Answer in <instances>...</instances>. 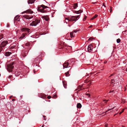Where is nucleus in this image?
Wrapping results in <instances>:
<instances>
[{"mask_svg":"<svg viewBox=\"0 0 127 127\" xmlns=\"http://www.w3.org/2000/svg\"><path fill=\"white\" fill-rule=\"evenodd\" d=\"M79 17V15L76 16H71L70 17L66 18L65 19V21L67 23H68L69 24L72 25L75 22L77 21Z\"/></svg>","mask_w":127,"mask_h":127,"instance_id":"f257e3e1","label":"nucleus"},{"mask_svg":"<svg viewBox=\"0 0 127 127\" xmlns=\"http://www.w3.org/2000/svg\"><path fill=\"white\" fill-rule=\"evenodd\" d=\"M37 8L38 10L42 13L49 12L51 10V9L49 7L43 4L38 6Z\"/></svg>","mask_w":127,"mask_h":127,"instance_id":"f03ea898","label":"nucleus"},{"mask_svg":"<svg viewBox=\"0 0 127 127\" xmlns=\"http://www.w3.org/2000/svg\"><path fill=\"white\" fill-rule=\"evenodd\" d=\"M30 29L27 28H22L21 30L22 32H25L22 34L20 37V39H23L25 38L27 34H29L30 32Z\"/></svg>","mask_w":127,"mask_h":127,"instance_id":"7ed1b4c3","label":"nucleus"},{"mask_svg":"<svg viewBox=\"0 0 127 127\" xmlns=\"http://www.w3.org/2000/svg\"><path fill=\"white\" fill-rule=\"evenodd\" d=\"M40 22V19H34L33 20L32 23H31L30 25L32 26H35Z\"/></svg>","mask_w":127,"mask_h":127,"instance_id":"20e7f679","label":"nucleus"},{"mask_svg":"<svg viewBox=\"0 0 127 127\" xmlns=\"http://www.w3.org/2000/svg\"><path fill=\"white\" fill-rule=\"evenodd\" d=\"M93 46L92 45H89L88 48V51L90 52H91V53H93L95 51L93 50Z\"/></svg>","mask_w":127,"mask_h":127,"instance_id":"39448f33","label":"nucleus"},{"mask_svg":"<svg viewBox=\"0 0 127 127\" xmlns=\"http://www.w3.org/2000/svg\"><path fill=\"white\" fill-rule=\"evenodd\" d=\"M8 44V42L7 40H4L1 42L0 45L2 47H4Z\"/></svg>","mask_w":127,"mask_h":127,"instance_id":"423d86ee","label":"nucleus"},{"mask_svg":"<svg viewBox=\"0 0 127 127\" xmlns=\"http://www.w3.org/2000/svg\"><path fill=\"white\" fill-rule=\"evenodd\" d=\"M74 59H71L68 60V62L69 64V67H70L71 66L73 65L74 63Z\"/></svg>","mask_w":127,"mask_h":127,"instance_id":"0eeeda50","label":"nucleus"},{"mask_svg":"<svg viewBox=\"0 0 127 127\" xmlns=\"http://www.w3.org/2000/svg\"><path fill=\"white\" fill-rule=\"evenodd\" d=\"M74 59H71L68 60V62L69 64V67H70L71 66L73 65L74 63Z\"/></svg>","mask_w":127,"mask_h":127,"instance_id":"6e6552de","label":"nucleus"},{"mask_svg":"<svg viewBox=\"0 0 127 127\" xmlns=\"http://www.w3.org/2000/svg\"><path fill=\"white\" fill-rule=\"evenodd\" d=\"M79 30H74L72 32H71L70 33V37L73 38L75 36V33H76L77 31H78Z\"/></svg>","mask_w":127,"mask_h":127,"instance_id":"1a4fd4ad","label":"nucleus"},{"mask_svg":"<svg viewBox=\"0 0 127 127\" xmlns=\"http://www.w3.org/2000/svg\"><path fill=\"white\" fill-rule=\"evenodd\" d=\"M25 48L26 49L30 50L31 49V47L30 46V43L27 42L25 44Z\"/></svg>","mask_w":127,"mask_h":127,"instance_id":"9d476101","label":"nucleus"},{"mask_svg":"<svg viewBox=\"0 0 127 127\" xmlns=\"http://www.w3.org/2000/svg\"><path fill=\"white\" fill-rule=\"evenodd\" d=\"M14 68V66H13L12 64H10L8 66L7 70L9 72H11L12 71V69Z\"/></svg>","mask_w":127,"mask_h":127,"instance_id":"9b49d317","label":"nucleus"},{"mask_svg":"<svg viewBox=\"0 0 127 127\" xmlns=\"http://www.w3.org/2000/svg\"><path fill=\"white\" fill-rule=\"evenodd\" d=\"M29 50L27 49L26 50H23L22 52V55H23L24 57L26 56Z\"/></svg>","mask_w":127,"mask_h":127,"instance_id":"f8f14e48","label":"nucleus"},{"mask_svg":"<svg viewBox=\"0 0 127 127\" xmlns=\"http://www.w3.org/2000/svg\"><path fill=\"white\" fill-rule=\"evenodd\" d=\"M63 69H64L65 68H67L69 67V64L68 63L67 61H66L63 64Z\"/></svg>","mask_w":127,"mask_h":127,"instance_id":"ddd939ff","label":"nucleus"},{"mask_svg":"<svg viewBox=\"0 0 127 127\" xmlns=\"http://www.w3.org/2000/svg\"><path fill=\"white\" fill-rule=\"evenodd\" d=\"M41 17L46 21H48L49 19V17L48 15L42 16Z\"/></svg>","mask_w":127,"mask_h":127,"instance_id":"4468645a","label":"nucleus"},{"mask_svg":"<svg viewBox=\"0 0 127 127\" xmlns=\"http://www.w3.org/2000/svg\"><path fill=\"white\" fill-rule=\"evenodd\" d=\"M25 19H29L32 18L33 16H29L27 15H25L23 16Z\"/></svg>","mask_w":127,"mask_h":127,"instance_id":"2eb2a0df","label":"nucleus"},{"mask_svg":"<svg viewBox=\"0 0 127 127\" xmlns=\"http://www.w3.org/2000/svg\"><path fill=\"white\" fill-rule=\"evenodd\" d=\"M24 12H26L27 13H30V14H32L33 13V11L31 10V9H29L27 10L26 11H25L22 13H23Z\"/></svg>","mask_w":127,"mask_h":127,"instance_id":"dca6fc26","label":"nucleus"},{"mask_svg":"<svg viewBox=\"0 0 127 127\" xmlns=\"http://www.w3.org/2000/svg\"><path fill=\"white\" fill-rule=\"evenodd\" d=\"M39 96L43 99H45L46 97V96L45 94H41L39 95Z\"/></svg>","mask_w":127,"mask_h":127,"instance_id":"f3484780","label":"nucleus"},{"mask_svg":"<svg viewBox=\"0 0 127 127\" xmlns=\"http://www.w3.org/2000/svg\"><path fill=\"white\" fill-rule=\"evenodd\" d=\"M35 0H29L28 1V3L29 4H32L33 3Z\"/></svg>","mask_w":127,"mask_h":127,"instance_id":"a211bd4d","label":"nucleus"},{"mask_svg":"<svg viewBox=\"0 0 127 127\" xmlns=\"http://www.w3.org/2000/svg\"><path fill=\"white\" fill-rule=\"evenodd\" d=\"M82 12L83 11L82 10H80L78 11H73V12L77 14H78Z\"/></svg>","mask_w":127,"mask_h":127,"instance_id":"6ab92c4d","label":"nucleus"},{"mask_svg":"<svg viewBox=\"0 0 127 127\" xmlns=\"http://www.w3.org/2000/svg\"><path fill=\"white\" fill-rule=\"evenodd\" d=\"M11 53L9 52H6L5 53V56H8L11 54Z\"/></svg>","mask_w":127,"mask_h":127,"instance_id":"aec40b11","label":"nucleus"},{"mask_svg":"<svg viewBox=\"0 0 127 127\" xmlns=\"http://www.w3.org/2000/svg\"><path fill=\"white\" fill-rule=\"evenodd\" d=\"M20 16H16L15 17V19L16 20H17L18 21H19V20L20 18Z\"/></svg>","mask_w":127,"mask_h":127,"instance_id":"412c9836","label":"nucleus"},{"mask_svg":"<svg viewBox=\"0 0 127 127\" xmlns=\"http://www.w3.org/2000/svg\"><path fill=\"white\" fill-rule=\"evenodd\" d=\"M82 107L81 104L80 103H78L77 104V107L78 108H80Z\"/></svg>","mask_w":127,"mask_h":127,"instance_id":"4be33fe9","label":"nucleus"},{"mask_svg":"<svg viewBox=\"0 0 127 127\" xmlns=\"http://www.w3.org/2000/svg\"><path fill=\"white\" fill-rule=\"evenodd\" d=\"M63 86L65 88H67V84L66 82H64V81H63Z\"/></svg>","mask_w":127,"mask_h":127,"instance_id":"5701e85b","label":"nucleus"},{"mask_svg":"<svg viewBox=\"0 0 127 127\" xmlns=\"http://www.w3.org/2000/svg\"><path fill=\"white\" fill-rule=\"evenodd\" d=\"M73 7L74 9H75L78 7V4L77 3H74Z\"/></svg>","mask_w":127,"mask_h":127,"instance_id":"b1692460","label":"nucleus"},{"mask_svg":"<svg viewBox=\"0 0 127 127\" xmlns=\"http://www.w3.org/2000/svg\"><path fill=\"white\" fill-rule=\"evenodd\" d=\"M41 57L39 55V56L38 57H37L35 59V60H37V61H38V60L39 61L40 60V58H41ZM35 61H37L36 60H35Z\"/></svg>","mask_w":127,"mask_h":127,"instance_id":"393cba45","label":"nucleus"},{"mask_svg":"<svg viewBox=\"0 0 127 127\" xmlns=\"http://www.w3.org/2000/svg\"><path fill=\"white\" fill-rule=\"evenodd\" d=\"M96 14L91 19V20H93L98 16Z\"/></svg>","mask_w":127,"mask_h":127,"instance_id":"a878e982","label":"nucleus"},{"mask_svg":"<svg viewBox=\"0 0 127 127\" xmlns=\"http://www.w3.org/2000/svg\"><path fill=\"white\" fill-rule=\"evenodd\" d=\"M116 81V79H112L111 80V83H113L114 82H115Z\"/></svg>","mask_w":127,"mask_h":127,"instance_id":"bb28decb","label":"nucleus"},{"mask_svg":"<svg viewBox=\"0 0 127 127\" xmlns=\"http://www.w3.org/2000/svg\"><path fill=\"white\" fill-rule=\"evenodd\" d=\"M3 38V34H0V40Z\"/></svg>","mask_w":127,"mask_h":127,"instance_id":"cd10ccee","label":"nucleus"},{"mask_svg":"<svg viewBox=\"0 0 127 127\" xmlns=\"http://www.w3.org/2000/svg\"><path fill=\"white\" fill-rule=\"evenodd\" d=\"M65 74L66 76H69L70 75L69 74V71H68L66 73H65Z\"/></svg>","mask_w":127,"mask_h":127,"instance_id":"c85d7f7f","label":"nucleus"},{"mask_svg":"<svg viewBox=\"0 0 127 127\" xmlns=\"http://www.w3.org/2000/svg\"><path fill=\"white\" fill-rule=\"evenodd\" d=\"M115 107H114L113 108H110L109 109H108L107 111H106L105 112V113H106L108 111H109L111 110H112Z\"/></svg>","mask_w":127,"mask_h":127,"instance_id":"c756f323","label":"nucleus"},{"mask_svg":"<svg viewBox=\"0 0 127 127\" xmlns=\"http://www.w3.org/2000/svg\"><path fill=\"white\" fill-rule=\"evenodd\" d=\"M118 78V77L117 76H114V77H113V79H116V81H117V79Z\"/></svg>","mask_w":127,"mask_h":127,"instance_id":"7c9ffc66","label":"nucleus"},{"mask_svg":"<svg viewBox=\"0 0 127 127\" xmlns=\"http://www.w3.org/2000/svg\"><path fill=\"white\" fill-rule=\"evenodd\" d=\"M122 102L123 103H124L126 102V100L122 98Z\"/></svg>","mask_w":127,"mask_h":127,"instance_id":"2f4dec72","label":"nucleus"},{"mask_svg":"<svg viewBox=\"0 0 127 127\" xmlns=\"http://www.w3.org/2000/svg\"><path fill=\"white\" fill-rule=\"evenodd\" d=\"M116 41L118 43H119L120 42L121 40L119 38L117 39Z\"/></svg>","mask_w":127,"mask_h":127,"instance_id":"473e14b6","label":"nucleus"},{"mask_svg":"<svg viewBox=\"0 0 127 127\" xmlns=\"http://www.w3.org/2000/svg\"><path fill=\"white\" fill-rule=\"evenodd\" d=\"M94 39L92 37H91L89 38L88 39V40H91L92 41L93 40H94Z\"/></svg>","mask_w":127,"mask_h":127,"instance_id":"72a5a7b5","label":"nucleus"},{"mask_svg":"<svg viewBox=\"0 0 127 127\" xmlns=\"http://www.w3.org/2000/svg\"><path fill=\"white\" fill-rule=\"evenodd\" d=\"M108 100H105V99H104V100H103V101L104 102H104L105 103H106V102L108 101Z\"/></svg>","mask_w":127,"mask_h":127,"instance_id":"f704fd0d","label":"nucleus"},{"mask_svg":"<svg viewBox=\"0 0 127 127\" xmlns=\"http://www.w3.org/2000/svg\"><path fill=\"white\" fill-rule=\"evenodd\" d=\"M2 47L0 45V53L2 51Z\"/></svg>","mask_w":127,"mask_h":127,"instance_id":"c9c22d12","label":"nucleus"},{"mask_svg":"<svg viewBox=\"0 0 127 127\" xmlns=\"http://www.w3.org/2000/svg\"><path fill=\"white\" fill-rule=\"evenodd\" d=\"M87 17L85 16L84 17V18L83 19V20L84 21H85V20H86V18H87Z\"/></svg>","mask_w":127,"mask_h":127,"instance_id":"e433bc0d","label":"nucleus"},{"mask_svg":"<svg viewBox=\"0 0 127 127\" xmlns=\"http://www.w3.org/2000/svg\"><path fill=\"white\" fill-rule=\"evenodd\" d=\"M43 117L44 118V120H46V116H43Z\"/></svg>","mask_w":127,"mask_h":127,"instance_id":"4c0bfd02","label":"nucleus"},{"mask_svg":"<svg viewBox=\"0 0 127 127\" xmlns=\"http://www.w3.org/2000/svg\"><path fill=\"white\" fill-rule=\"evenodd\" d=\"M17 75H19L21 73V72H18V71H17Z\"/></svg>","mask_w":127,"mask_h":127,"instance_id":"58836bf2","label":"nucleus"},{"mask_svg":"<svg viewBox=\"0 0 127 127\" xmlns=\"http://www.w3.org/2000/svg\"><path fill=\"white\" fill-rule=\"evenodd\" d=\"M8 43H9L10 42H11L12 41V40H8Z\"/></svg>","mask_w":127,"mask_h":127,"instance_id":"ea45409f","label":"nucleus"},{"mask_svg":"<svg viewBox=\"0 0 127 127\" xmlns=\"http://www.w3.org/2000/svg\"><path fill=\"white\" fill-rule=\"evenodd\" d=\"M124 109H123L122 110V111L121 112H120V113H119L120 114H121L122 112H124Z\"/></svg>","mask_w":127,"mask_h":127,"instance_id":"a19ab883","label":"nucleus"},{"mask_svg":"<svg viewBox=\"0 0 127 127\" xmlns=\"http://www.w3.org/2000/svg\"><path fill=\"white\" fill-rule=\"evenodd\" d=\"M112 8L111 7H110V12L111 13V11H112Z\"/></svg>","mask_w":127,"mask_h":127,"instance_id":"79ce46f5","label":"nucleus"},{"mask_svg":"<svg viewBox=\"0 0 127 127\" xmlns=\"http://www.w3.org/2000/svg\"><path fill=\"white\" fill-rule=\"evenodd\" d=\"M51 96H47V98L48 99H50L51 98Z\"/></svg>","mask_w":127,"mask_h":127,"instance_id":"37998d69","label":"nucleus"},{"mask_svg":"<svg viewBox=\"0 0 127 127\" xmlns=\"http://www.w3.org/2000/svg\"><path fill=\"white\" fill-rule=\"evenodd\" d=\"M53 97L54 98H56V95H54L53 96Z\"/></svg>","mask_w":127,"mask_h":127,"instance_id":"c03bdc74","label":"nucleus"},{"mask_svg":"<svg viewBox=\"0 0 127 127\" xmlns=\"http://www.w3.org/2000/svg\"><path fill=\"white\" fill-rule=\"evenodd\" d=\"M108 124H107L105 125V127H108Z\"/></svg>","mask_w":127,"mask_h":127,"instance_id":"a18cd8bd","label":"nucleus"},{"mask_svg":"<svg viewBox=\"0 0 127 127\" xmlns=\"http://www.w3.org/2000/svg\"><path fill=\"white\" fill-rule=\"evenodd\" d=\"M12 77V76L11 75H10L9 76V77H8V78H10L11 77Z\"/></svg>","mask_w":127,"mask_h":127,"instance_id":"49530a36","label":"nucleus"},{"mask_svg":"<svg viewBox=\"0 0 127 127\" xmlns=\"http://www.w3.org/2000/svg\"><path fill=\"white\" fill-rule=\"evenodd\" d=\"M115 110H116V109H115H115H114V110H112V112H113V111H115ZM111 112H112V111H111Z\"/></svg>","mask_w":127,"mask_h":127,"instance_id":"de8ad7c7","label":"nucleus"},{"mask_svg":"<svg viewBox=\"0 0 127 127\" xmlns=\"http://www.w3.org/2000/svg\"><path fill=\"white\" fill-rule=\"evenodd\" d=\"M92 27V26L91 25L89 27V28H91Z\"/></svg>","mask_w":127,"mask_h":127,"instance_id":"09e8293b","label":"nucleus"},{"mask_svg":"<svg viewBox=\"0 0 127 127\" xmlns=\"http://www.w3.org/2000/svg\"><path fill=\"white\" fill-rule=\"evenodd\" d=\"M14 100H15V99H13L12 100V101H14Z\"/></svg>","mask_w":127,"mask_h":127,"instance_id":"8fccbe9b","label":"nucleus"},{"mask_svg":"<svg viewBox=\"0 0 127 127\" xmlns=\"http://www.w3.org/2000/svg\"><path fill=\"white\" fill-rule=\"evenodd\" d=\"M96 2H93L92 3L93 4H95L96 3Z\"/></svg>","mask_w":127,"mask_h":127,"instance_id":"3c124183","label":"nucleus"},{"mask_svg":"<svg viewBox=\"0 0 127 127\" xmlns=\"http://www.w3.org/2000/svg\"><path fill=\"white\" fill-rule=\"evenodd\" d=\"M103 6H104L105 7H106L105 6V5H104V4H103Z\"/></svg>","mask_w":127,"mask_h":127,"instance_id":"603ef678","label":"nucleus"},{"mask_svg":"<svg viewBox=\"0 0 127 127\" xmlns=\"http://www.w3.org/2000/svg\"><path fill=\"white\" fill-rule=\"evenodd\" d=\"M107 62H104V63H105V64H106V63Z\"/></svg>","mask_w":127,"mask_h":127,"instance_id":"864d4df0","label":"nucleus"},{"mask_svg":"<svg viewBox=\"0 0 127 127\" xmlns=\"http://www.w3.org/2000/svg\"><path fill=\"white\" fill-rule=\"evenodd\" d=\"M44 126V125H42V127H43Z\"/></svg>","mask_w":127,"mask_h":127,"instance_id":"5fc2aeb1","label":"nucleus"},{"mask_svg":"<svg viewBox=\"0 0 127 127\" xmlns=\"http://www.w3.org/2000/svg\"><path fill=\"white\" fill-rule=\"evenodd\" d=\"M122 127H124V126H122Z\"/></svg>","mask_w":127,"mask_h":127,"instance_id":"6e6d98bb","label":"nucleus"},{"mask_svg":"<svg viewBox=\"0 0 127 127\" xmlns=\"http://www.w3.org/2000/svg\"><path fill=\"white\" fill-rule=\"evenodd\" d=\"M117 113H116V114H115V115H114V116H115V115H116L117 114Z\"/></svg>","mask_w":127,"mask_h":127,"instance_id":"4d7b16f0","label":"nucleus"}]
</instances>
